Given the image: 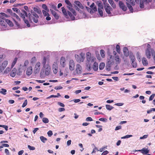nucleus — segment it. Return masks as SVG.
I'll list each match as a JSON object with an SVG mask.
<instances>
[{
	"mask_svg": "<svg viewBox=\"0 0 155 155\" xmlns=\"http://www.w3.org/2000/svg\"><path fill=\"white\" fill-rule=\"evenodd\" d=\"M105 66V64L104 63H100L99 66V68L100 70H102L104 68Z\"/></svg>",
	"mask_w": 155,
	"mask_h": 155,
	"instance_id": "42",
	"label": "nucleus"
},
{
	"mask_svg": "<svg viewBox=\"0 0 155 155\" xmlns=\"http://www.w3.org/2000/svg\"><path fill=\"white\" fill-rule=\"evenodd\" d=\"M6 90L4 88L1 89V91H0V93L4 95H5L6 94Z\"/></svg>",
	"mask_w": 155,
	"mask_h": 155,
	"instance_id": "35",
	"label": "nucleus"
},
{
	"mask_svg": "<svg viewBox=\"0 0 155 155\" xmlns=\"http://www.w3.org/2000/svg\"><path fill=\"white\" fill-rule=\"evenodd\" d=\"M133 136L131 135H127L124 136L122 137H121V139H125L129 138L130 137H132Z\"/></svg>",
	"mask_w": 155,
	"mask_h": 155,
	"instance_id": "50",
	"label": "nucleus"
},
{
	"mask_svg": "<svg viewBox=\"0 0 155 155\" xmlns=\"http://www.w3.org/2000/svg\"><path fill=\"white\" fill-rule=\"evenodd\" d=\"M67 8H68V9L70 11L71 10H72V9H73L72 8V5L71 3H70V5L69 4L68 5V6H67Z\"/></svg>",
	"mask_w": 155,
	"mask_h": 155,
	"instance_id": "58",
	"label": "nucleus"
},
{
	"mask_svg": "<svg viewBox=\"0 0 155 155\" xmlns=\"http://www.w3.org/2000/svg\"><path fill=\"white\" fill-rule=\"evenodd\" d=\"M108 1L109 3L113 8H116V6L113 0H108Z\"/></svg>",
	"mask_w": 155,
	"mask_h": 155,
	"instance_id": "27",
	"label": "nucleus"
},
{
	"mask_svg": "<svg viewBox=\"0 0 155 155\" xmlns=\"http://www.w3.org/2000/svg\"><path fill=\"white\" fill-rule=\"evenodd\" d=\"M49 137H51L53 134V133L51 130L49 131L47 133Z\"/></svg>",
	"mask_w": 155,
	"mask_h": 155,
	"instance_id": "57",
	"label": "nucleus"
},
{
	"mask_svg": "<svg viewBox=\"0 0 155 155\" xmlns=\"http://www.w3.org/2000/svg\"><path fill=\"white\" fill-rule=\"evenodd\" d=\"M86 120L87 121H92L93 120V119L91 117H88L86 118Z\"/></svg>",
	"mask_w": 155,
	"mask_h": 155,
	"instance_id": "61",
	"label": "nucleus"
},
{
	"mask_svg": "<svg viewBox=\"0 0 155 155\" xmlns=\"http://www.w3.org/2000/svg\"><path fill=\"white\" fill-rule=\"evenodd\" d=\"M8 64V61H5L3 62L2 64L1 65L5 68L7 66Z\"/></svg>",
	"mask_w": 155,
	"mask_h": 155,
	"instance_id": "40",
	"label": "nucleus"
},
{
	"mask_svg": "<svg viewBox=\"0 0 155 155\" xmlns=\"http://www.w3.org/2000/svg\"><path fill=\"white\" fill-rule=\"evenodd\" d=\"M68 15L72 19V20H74L75 19V17L73 16L72 13L70 12L69 11H68Z\"/></svg>",
	"mask_w": 155,
	"mask_h": 155,
	"instance_id": "34",
	"label": "nucleus"
},
{
	"mask_svg": "<svg viewBox=\"0 0 155 155\" xmlns=\"http://www.w3.org/2000/svg\"><path fill=\"white\" fill-rule=\"evenodd\" d=\"M127 5L128 8L129 9L131 12H133V9L132 6H134L135 5V2L134 0H126Z\"/></svg>",
	"mask_w": 155,
	"mask_h": 155,
	"instance_id": "3",
	"label": "nucleus"
},
{
	"mask_svg": "<svg viewBox=\"0 0 155 155\" xmlns=\"http://www.w3.org/2000/svg\"><path fill=\"white\" fill-rule=\"evenodd\" d=\"M41 64L39 62H37L35 65L34 72L35 74H36L39 73L40 70V66Z\"/></svg>",
	"mask_w": 155,
	"mask_h": 155,
	"instance_id": "8",
	"label": "nucleus"
},
{
	"mask_svg": "<svg viewBox=\"0 0 155 155\" xmlns=\"http://www.w3.org/2000/svg\"><path fill=\"white\" fill-rule=\"evenodd\" d=\"M5 57V56L4 54H2L0 55V62L3 60Z\"/></svg>",
	"mask_w": 155,
	"mask_h": 155,
	"instance_id": "56",
	"label": "nucleus"
},
{
	"mask_svg": "<svg viewBox=\"0 0 155 155\" xmlns=\"http://www.w3.org/2000/svg\"><path fill=\"white\" fill-rule=\"evenodd\" d=\"M61 9L64 15L65 16H68V12H67L64 8V7H62Z\"/></svg>",
	"mask_w": 155,
	"mask_h": 155,
	"instance_id": "33",
	"label": "nucleus"
},
{
	"mask_svg": "<svg viewBox=\"0 0 155 155\" xmlns=\"http://www.w3.org/2000/svg\"><path fill=\"white\" fill-rule=\"evenodd\" d=\"M130 61L132 62L131 65L134 68H136L137 67V64L136 62V58L135 56L133 55H130L129 56Z\"/></svg>",
	"mask_w": 155,
	"mask_h": 155,
	"instance_id": "5",
	"label": "nucleus"
},
{
	"mask_svg": "<svg viewBox=\"0 0 155 155\" xmlns=\"http://www.w3.org/2000/svg\"><path fill=\"white\" fill-rule=\"evenodd\" d=\"M28 16L29 21L31 22H33L35 23H37L38 22L39 16L36 13L33 12H31V14L29 13L28 14Z\"/></svg>",
	"mask_w": 155,
	"mask_h": 155,
	"instance_id": "2",
	"label": "nucleus"
},
{
	"mask_svg": "<svg viewBox=\"0 0 155 155\" xmlns=\"http://www.w3.org/2000/svg\"><path fill=\"white\" fill-rule=\"evenodd\" d=\"M97 3L98 7V8H102V9H103V6L101 2V1H97Z\"/></svg>",
	"mask_w": 155,
	"mask_h": 155,
	"instance_id": "29",
	"label": "nucleus"
},
{
	"mask_svg": "<svg viewBox=\"0 0 155 155\" xmlns=\"http://www.w3.org/2000/svg\"><path fill=\"white\" fill-rule=\"evenodd\" d=\"M0 127H3L5 129V130L6 131H7L8 130V126H7L5 125H0Z\"/></svg>",
	"mask_w": 155,
	"mask_h": 155,
	"instance_id": "54",
	"label": "nucleus"
},
{
	"mask_svg": "<svg viewBox=\"0 0 155 155\" xmlns=\"http://www.w3.org/2000/svg\"><path fill=\"white\" fill-rule=\"evenodd\" d=\"M104 5V8L107 13L109 15L111 14L110 11L113 10L112 8L109 5V4L107 3Z\"/></svg>",
	"mask_w": 155,
	"mask_h": 155,
	"instance_id": "6",
	"label": "nucleus"
},
{
	"mask_svg": "<svg viewBox=\"0 0 155 155\" xmlns=\"http://www.w3.org/2000/svg\"><path fill=\"white\" fill-rule=\"evenodd\" d=\"M42 8L45 10L47 12H49V10L48 9V8L47 6V5L45 4H43L42 5Z\"/></svg>",
	"mask_w": 155,
	"mask_h": 155,
	"instance_id": "45",
	"label": "nucleus"
},
{
	"mask_svg": "<svg viewBox=\"0 0 155 155\" xmlns=\"http://www.w3.org/2000/svg\"><path fill=\"white\" fill-rule=\"evenodd\" d=\"M152 111H155V108H152L150 109V110H147V112L148 114H149Z\"/></svg>",
	"mask_w": 155,
	"mask_h": 155,
	"instance_id": "52",
	"label": "nucleus"
},
{
	"mask_svg": "<svg viewBox=\"0 0 155 155\" xmlns=\"http://www.w3.org/2000/svg\"><path fill=\"white\" fill-rule=\"evenodd\" d=\"M142 63L144 65H147L148 64V62L145 58H143L142 59Z\"/></svg>",
	"mask_w": 155,
	"mask_h": 155,
	"instance_id": "31",
	"label": "nucleus"
},
{
	"mask_svg": "<svg viewBox=\"0 0 155 155\" xmlns=\"http://www.w3.org/2000/svg\"><path fill=\"white\" fill-rule=\"evenodd\" d=\"M22 12L20 13V16L23 18V20L25 19V17H28L27 13L24 10H21Z\"/></svg>",
	"mask_w": 155,
	"mask_h": 155,
	"instance_id": "14",
	"label": "nucleus"
},
{
	"mask_svg": "<svg viewBox=\"0 0 155 155\" xmlns=\"http://www.w3.org/2000/svg\"><path fill=\"white\" fill-rule=\"evenodd\" d=\"M123 52L125 56H127L128 55V50L127 47H125L124 48Z\"/></svg>",
	"mask_w": 155,
	"mask_h": 155,
	"instance_id": "26",
	"label": "nucleus"
},
{
	"mask_svg": "<svg viewBox=\"0 0 155 155\" xmlns=\"http://www.w3.org/2000/svg\"><path fill=\"white\" fill-rule=\"evenodd\" d=\"M100 52L101 56L103 58L104 57H105L104 51L102 49L100 50Z\"/></svg>",
	"mask_w": 155,
	"mask_h": 155,
	"instance_id": "48",
	"label": "nucleus"
},
{
	"mask_svg": "<svg viewBox=\"0 0 155 155\" xmlns=\"http://www.w3.org/2000/svg\"><path fill=\"white\" fill-rule=\"evenodd\" d=\"M70 11H71L73 13V15H75V16L76 15L77 13H76V11H75L74 10V9H72V10H71Z\"/></svg>",
	"mask_w": 155,
	"mask_h": 155,
	"instance_id": "62",
	"label": "nucleus"
},
{
	"mask_svg": "<svg viewBox=\"0 0 155 155\" xmlns=\"http://www.w3.org/2000/svg\"><path fill=\"white\" fill-rule=\"evenodd\" d=\"M90 62H88L86 64L87 69L88 71H90L91 69V64L90 63Z\"/></svg>",
	"mask_w": 155,
	"mask_h": 155,
	"instance_id": "30",
	"label": "nucleus"
},
{
	"mask_svg": "<svg viewBox=\"0 0 155 155\" xmlns=\"http://www.w3.org/2000/svg\"><path fill=\"white\" fill-rule=\"evenodd\" d=\"M42 121L43 122L45 123H47L49 122L48 119L46 117H44L42 118Z\"/></svg>",
	"mask_w": 155,
	"mask_h": 155,
	"instance_id": "44",
	"label": "nucleus"
},
{
	"mask_svg": "<svg viewBox=\"0 0 155 155\" xmlns=\"http://www.w3.org/2000/svg\"><path fill=\"white\" fill-rule=\"evenodd\" d=\"M48 12H47L46 10L45 11L44 10H43V11H42L44 15L45 16H48V15L49 16V15L48 13Z\"/></svg>",
	"mask_w": 155,
	"mask_h": 155,
	"instance_id": "49",
	"label": "nucleus"
},
{
	"mask_svg": "<svg viewBox=\"0 0 155 155\" xmlns=\"http://www.w3.org/2000/svg\"><path fill=\"white\" fill-rule=\"evenodd\" d=\"M16 69L15 68H14L10 73V76L12 77H14L16 74Z\"/></svg>",
	"mask_w": 155,
	"mask_h": 155,
	"instance_id": "24",
	"label": "nucleus"
},
{
	"mask_svg": "<svg viewBox=\"0 0 155 155\" xmlns=\"http://www.w3.org/2000/svg\"><path fill=\"white\" fill-rule=\"evenodd\" d=\"M98 64L96 62L94 63L93 69L94 70L96 71L98 69Z\"/></svg>",
	"mask_w": 155,
	"mask_h": 155,
	"instance_id": "28",
	"label": "nucleus"
},
{
	"mask_svg": "<svg viewBox=\"0 0 155 155\" xmlns=\"http://www.w3.org/2000/svg\"><path fill=\"white\" fill-rule=\"evenodd\" d=\"M74 61L72 60H71L69 63V68L71 71L74 70Z\"/></svg>",
	"mask_w": 155,
	"mask_h": 155,
	"instance_id": "15",
	"label": "nucleus"
},
{
	"mask_svg": "<svg viewBox=\"0 0 155 155\" xmlns=\"http://www.w3.org/2000/svg\"><path fill=\"white\" fill-rule=\"evenodd\" d=\"M116 51L118 53H120V46L119 45H116Z\"/></svg>",
	"mask_w": 155,
	"mask_h": 155,
	"instance_id": "46",
	"label": "nucleus"
},
{
	"mask_svg": "<svg viewBox=\"0 0 155 155\" xmlns=\"http://www.w3.org/2000/svg\"><path fill=\"white\" fill-rule=\"evenodd\" d=\"M137 151H139L143 155H145L148 153L149 151V150L145 148H143L141 150H136Z\"/></svg>",
	"mask_w": 155,
	"mask_h": 155,
	"instance_id": "11",
	"label": "nucleus"
},
{
	"mask_svg": "<svg viewBox=\"0 0 155 155\" xmlns=\"http://www.w3.org/2000/svg\"><path fill=\"white\" fill-rule=\"evenodd\" d=\"M40 139L41 141L44 143H45V141L47 140V139L46 138L42 136L40 137Z\"/></svg>",
	"mask_w": 155,
	"mask_h": 155,
	"instance_id": "38",
	"label": "nucleus"
},
{
	"mask_svg": "<svg viewBox=\"0 0 155 155\" xmlns=\"http://www.w3.org/2000/svg\"><path fill=\"white\" fill-rule=\"evenodd\" d=\"M45 68V73L46 75H48L49 74L50 71V66L49 65H47V67Z\"/></svg>",
	"mask_w": 155,
	"mask_h": 155,
	"instance_id": "21",
	"label": "nucleus"
},
{
	"mask_svg": "<svg viewBox=\"0 0 155 155\" xmlns=\"http://www.w3.org/2000/svg\"><path fill=\"white\" fill-rule=\"evenodd\" d=\"M27 103H28L27 100V99L25 100L22 105V107H24L25 106H26L27 104Z\"/></svg>",
	"mask_w": 155,
	"mask_h": 155,
	"instance_id": "51",
	"label": "nucleus"
},
{
	"mask_svg": "<svg viewBox=\"0 0 155 155\" xmlns=\"http://www.w3.org/2000/svg\"><path fill=\"white\" fill-rule=\"evenodd\" d=\"M75 4L77 5L80 8L83 9L84 8V7L82 5L81 2L78 1H75L74 2Z\"/></svg>",
	"mask_w": 155,
	"mask_h": 155,
	"instance_id": "23",
	"label": "nucleus"
},
{
	"mask_svg": "<svg viewBox=\"0 0 155 155\" xmlns=\"http://www.w3.org/2000/svg\"><path fill=\"white\" fill-rule=\"evenodd\" d=\"M86 58L88 62L93 63L94 62V58L91 57V53L88 52L86 53Z\"/></svg>",
	"mask_w": 155,
	"mask_h": 155,
	"instance_id": "7",
	"label": "nucleus"
},
{
	"mask_svg": "<svg viewBox=\"0 0 155 155\" xmlns=\"http://www.w3.org/2000/svg\"><path fill=\"white\" fill-rule=\"evenodd\" d=\"M119 5L120 8L124 11H125L127 10V7L122 1H119Z\"/></svg>",
	"mask_w": 155,
	"mask_h": 155,
	"instance_id": "9",
	"label": "nucleus"
},
{
	"mask_svg": "<svg viewBox=\"0 0 155 155\" xmlns=\"http://www.w3.org/2000/svg\"><path fill=\"white\" fill-rule=\"evenodd\" d=\"M106 109L109 110H111L114 108V107L111 105L108 104L106 105Z\"/></svg>",
	"mask_w": 155,
	"mask_h": 155,
	"instance_id": "41",
	"label": "nucleus"
},
{
	"mask_svg": "<svg viewBox=\"0 0 155 155\" xmlns=\"http://www.w3.org/2000/svg\"><path fill=\"white\" fill-rule=\"evenodd\" d=\"M103 9H102V8H98V13L100 14V15L101 17L103 16Z\"/></svg>",
	"mask_w": 155,
	"mask_h": 155,
	"instance_id": "39",
	"label": "nucleus"
},
{
	"mask_svg": "<svg viewBox=\"0 0 155 155\" xmlns=\"http://www.w3.org/2000/svg\"><path fill=\"white\" fill-rule=\"evenodd\" d=\"M7 24L10 27H12L13 26V24L12 21L8 19L6 20Z\"/></svg>",
	"mask_w": 155,
	"mask_h": 155,
	"instance_id": "37",
	"label": "nucleus"
},
{
	"mask_svg": "<svg viewBox=\"0 0 155 155\" xmlns=\"http://www.w3.org/2000/svg\"><path fill=\"white\" fill-rule=\"evenodd\" d=\"M82 53L81 54V56H79L78 55H77L75 56L76 60L77 62L80 63L81 62H83L84 61V58L81 55Z\"/></svg>",
	"mask_w": 155,
	"mask_h": 155,
	"instance_id": "13",
	"label": "nucleus"
},
{
	"mask_svg": "<svg viewBox=\"0 0 155 155\" xmlns=\"http://www.w3.org/2000/svg\"><path fill=\"white\" fill-rule=\"evenodd\" d=\"M82 68L81 66L79 64H78L76 65V71L77 74H80L81 73Z\"/></svg>",
	"mask_w": 155,
	"mask_h": 155,
	"instance_id": "10",
	"label": "nucleus"
},
{
	"mask_svg": "<svg viewBox=\"0 0 155 155\" xmlns=\"http://www.w3.org/2000/svg\"><path fill=\"white\" fill-rule=\"evenodd\" d=\"M62 88H63V87L61 86H56L54 87V89H55L57 90L61 89H62Z\"/></svg>",
	"mask_w": 155,
	"mask_h": 155,
	"instance_id": "59",
	"label": "nucleus"
},
{
	"mask_svg": "<svg viewBox=\"0 0 155 155\" xmlns=\"http://www.w3.org/2000/svg\"><path fill=\"white\" fill-rule=\"evenodd\" d=\"M7 20L6 19H2L0 18V23L2 26H5L7 25V22L6 20Z\"/></svg>",
	"mask_w": 155,
	"mask_h": 155,
	"instance_id": "20",
	"label": "nucleus"
},
{
	"mask_svg": "<svg viewBox=\"0 0 155 155\" xmlns=\"http://www.w3.org/2000/svg\"><path fill=\"white\" fill-rule=\"evenodd\" d=\"M50 10L51 12V14L53 15L54 16L55 18L56 19H58L59 18V16L57 13L53 10L50 9Z\"/></svg>",
	"mask_w": 155,
	"mask_h": 155,
	"instance_id": "19",
	"label": "nucleus"
},
{
	"mask_svg": "<svg viewBox=\"0 0 155 155\" xmlns=\"http://www.w3.org/2000/svg\"><path fill=\"white\" fill-rule=\"evenodd\" d=\"M5 69V68L2 65L0 66V73L2 72Z\"/></svg>",
	"mask_w": 155,
	"mask_h": 155,
	"instance_id": "63",
	"label": "nucleus"
},
{
	"mask_svg": "<svg viewBox=\"0 0 155 155\" xmlns=\"http://www.w3.org/2000/svg\"><path fill=\"white\" fill-rule=\"evenodd\" d=\"M33 9L35 12H37L38 13L40 14H41V12L39 9L35 7Z\"/></svg>",
	"mask_w": 155,
	"mask_h": 155,
	"instance_id": "36",
	"label": "nucleus"
},
{
	"mask_svg": "<svg viewBox=\"0 0 155 155\" xmlns=\"http://www.w3.org/2000/svg\"><path fill=\"white\" fill-rule=\"evenodd\" d=\"M152 0H140V7L141 8H143L144 7V4L147 5L149 3L151 2Z\"/></svg>",
	"mask_w": 155,
	"mask_h": 155,
	"instance_id": "4",
	"label": "nucleus"
},
{
	"mask_svg": "<svg viewBox=\"0 0 155 155\" xmlns=\"http://www.w3.org/2000/svg\"><path fill=\"white\" fill-rule=\"evenodd\" d=\"M23 20L24 21L25 23V24H26L27 26L28 27H29L30 26V25L29 23V21H28L27 20H26L25 19H24Z\"/></svg>",
	"mask_w": 155,
	"mask_h": 155,
	"instance_id": "47",
	"label": "nucleus"
},
{
	"mask_svg": "<svg viewBox=\"0 0 155 155\" xmlns=\"http://www.w3.org/2000/svg\"><path fill=\"white\" fill-rule=\"evenodd\" d=\"M60 64L63 67H64L65 65V59L64 57H61L60 61Z\"/></svg>",
	"mask_w": 155,
	"mask_h": 155,
	"instance_id": "18",
	"label": "nucleus"
},
{
	"mask_svg": "<svg viewBox=\"0 0 155 155\" xmlns=\"http://www.w3.org/2000/svg\"><path fill=\"white\" fill-rule=\"evenodd\" d=\"M109 152L107 150H105L103 152L101 155H106Z\"/></svg>",
	"mask_w": 155,
	"mask_h": 155,
	"instance_id": "64",
	"label": "nucleus"
},
{
	"mask_svg": "<svg viewBox=\"0 0 155 155\" xmlns=\"http://www.w3.org/2000/svg\"><path fill=\"white\" fill-rule=\"evenodd\" d=\"M17 59H18V58H15V59L14 60V61L12 62V65H11L12 68L15 65V64L17 62Z\"/></svg>",
	"mask_w": 155,
	"mask_h": 155,
	"instance_id": "43",
	"label": "nucleus"
},
{
	"mask_svg": "<svg viewBox=\"0 0 155 155\" xmlns=\"http://www.w3.org/2000/svg\"><path fill=\"white\" fill-rule=\"evenodd\" d=\"M32 73V68L31 66L29 67L27 69L26 74L28 76L31 75Z\"/></svg>",
	"mask_w": 155,
	"mask_h": 155,
	"instance_id": "17",
	"label": "nucleus"
},
{
	"mask_svg": "<svg viewBox=\"0 0 155 155\" xmlns=\"http://www.w3.org/2000/svg\"><path fill=\"white\" fill-rule=\"evenodd\" d=\"M16 14L15 13H12V14L11 15L12 16V17L15 22V24L18 26L19 27V25L18 23V22L16 20Z\"/></svg>",
	"mask_w": 155,
	"mask_h": 155,
	"instance_id": "16",
	"label": "nucleus"
},
{
	"mask_svg": "<svg viewBox=\"0 0 155 155\" xmlns=\"http://www.w3.org/2000/svg\"><path fill=\"white\" fill-rule=\"evenodd\" d=\"M46 60L47 58L46 57H44L42 61V64L45 68L47 67V65H49L48 64H46Z\"/></svg>",
	"mask_w": 155,
	"mask_h": 155,
	"instance_id": "22",
	"label": "nucleus"
},
{
	"mask_svg": "<svg viewBox=\"0 0 155 155\" xmlns=\"http://www.w3.org/2000/svg\"><path fill=\"white\" fill-rule=\"evenodd\" d=\"M155 94H152L150 97H149V100L150 101H152V100H153V98H154V97H155Z\"/></svg>",
	"mask_w": 155,
	"mask_h": 155,
	"instance_id": "55",
	"label": "nucleus"
},
{
	"mask_svg": "<svg viewBox=\"0 0 155 155\" xmlns=\"http://www.w3.org/2000/svg\"><path fill=\"white\" fill-rule=\"evenodd\" d=\"M52 68L54 74H56L58 72V64L57 62H54L52 65Z\"/></svg>",
	"mask_w": 155,
	"mask_h": 155,
	"instance_id": "12",
	"label": "nucleus"
},
{
	"mask_svg": "<svg viewBox=\"0 0 155 155\" xmlns=\"http://www.w3.org/2000/svg\"><path fill=\"white\" fill-rule=\"evenodd\" d=\"M0 14L1 15H0V18L5 19L4 17L8 18L9 17L8 15L3 12H1Z\"/></svg>",
	"mask_w": 155,
	"mask_h": 155,
	"instance_id": "25",
	"label": "nucleus"
},
{
	"mask_svg": "<svg viewBox=\"0 0 155 155\" xmlns=\"http://www.w3.org/2000/svg\"><path fill=\"white\" fill-rule=\"evenodd\" d=\"M124 103H117L115 104V105H116L117 106H122L123 105H124Z\"/></svg>",
	"mask_w": 155,
	"mask_h": 155,
	"instance_id": "60",
	"label": "nucleus"
},
{
	"mask_svg": "<svg viewBox=\"0 0 155 155\" xmlns=\"http://www.w3.org/2000/svg\"><path fill=\"white\" fill-rule=\"evenodd\" d=\"M28 148L30 150H34L35 149V148L33 146H31L30 145L28 146Z\"/></svg>",
	"mask_w": 155,
	"mask_h": 155,
	"instance_id": "53",
	"label": "nucleus"
},
{
	"mask_svg": "<svg viewBox=\"0 0 155 155\" xmlns=\"http://www.w3.org/2000/svg\"><path fill=\"white\" fill-rule=\"evenodd\" d=\"M115 60L116 61V64H119L120 62V60L119 58V57L118 55H117L115 57Z\"/></svg>",
	"mask_w": 155,
	"mask_h": 155,
	"instance_id": "32",
	"label": "nucleus"
},
{
	"mask_svg": "<svg viewBox=\"0 0 155 155\" xmlns=\"http://www.w3.org/2000/svg\"><path fill=\"white\" fill-rule=\"evenodd\" d=\"M145 54L147 57L150 59L152 54L153 57V58L155 61V52L154 50L152 49L151 46L149 44L147 45V48L145 50Z\"/></svg>",
	"mask_w": 155,
	"mask_h": 155,
	"instance_id": "1",
	"label": "nucleus"
}]
</instances>
